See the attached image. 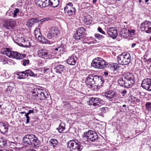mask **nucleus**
I'll list each match as a JSON object with an SVG mask.
<instances>
[{"mask_svg":"<svg viewBox=\"0 0 151 151\" xmlns=\"http://www.w3.org/2000/svg\"><path fill=\"white\" fill-rule=\"evenodd\" d=\"M22 142L24 146L28 148L26 151H36L30 148L34 146L38 147L37 145L40 144V141L38 138L32 134L25 135L23 138Z\"/></svg>","mask_w":151,"mask_h":151,"instance_id":"1","label":"nucleus"},{"mask_svg":"<svg viewBox=\"0 0 151 151\" xmlns=\"http://www.w3.org/2000/svg\"><path fill=\"white\" fill-rule=\"evenodd\" d=\"M134 75L131 73L125 74L118 80V83L121 86L128 88L132 86L135 81Z\"/></svg>","mask_w":151,"mask_h":151,"instance_id":"2","label":"nucleus"},{"mask_svg":"<svg viewBox=\"0 0 151 151\" xmlns=\"http://www.w3.org/2000/svg\"><path fill=\"white\" fill-rule=\"evenodd\" d=\"M4 54H6L9 58L20 60L26 56L25 54H21L17 52L14 51L8 48H4L1 49Z\"/></svg>","mask_w":151,"mask_h":151,"instance_id":"3","label":"nucleus"},{"mask_svg":"<svg viewBox=\"0 0 151 151\" xmlns=\"http://www.w3.org/2000/svg\"><path fill=\"white\" fill-rule=\"evenodd\" d=\"M91 65L92 67L96 68L103 69L106 67L108 64L102 58L100 57H97L93 60Z\"/></svg>","mask_w":151,"mask_h":151,"instance_id":"4","label":"nucleus"},{"mask_svg":"<svg viewBox=\"0 0 151 151\" xmlns=\"http://www.w3.org/2000/svg\"><path fill=\"white\" fill-rule=\"evenodd\" d=\"M67 148L68 151H81L83 147L76 140H71L67 143Z\"/></svg>","mask_w":151,"mask_h":151,"instance_id":"5","label":"nucleus"},{"mask_svg":"<svg viewBox=\"0 0 151 151\" xmlns=\"http://www.w3.org/2000/svg\"><path fill=\"white\" fill-rule=\"evenodd\" d=\"M83 138L84 139L86 138L88 142H96L98 140V136L95 132L90 130L84 133Z\"/></svg>","mask_w":151,"mask_h":151,"instance_id":"6","label":"nucleus"},{"mask_svg":"<svg viewBox=\"0 0 151 151\" xmlns=\"http://www.w3.org/2000/svg\"><path fill=\"white\" fill-rule=\"evenodd\" d=\"M130 60L131 56L129 53H123L117 57L118 62L120 64L127 65L130 62Z\"/></svg>","mask_w":151,"mask_h":151,"instance_id":"7","label":"nucleus"},{"mask_svg":"<svg viewBox=\"0 0 151 151\" xmlns=\"http://www.w3.org/2000/svg\"><path fill=\"white\" fill-rule=\"evenodd\" d=\"M37 54V56L39 57L46 59H50L53 57L51 53L48 50L44 49L38 50Z\"/></svg>","mask_w":151,"mask_h":151,"instance_id":"8","label":"nucleus"},{"mask_svg":"<svg viewBox=\"0 0 151 151\" xmlns=\"http://www.w3.org/2000/svg\"><path fill=\"white\" fill-rule=\"evenodd\" d=\"M140 29L142 31L148 33H151V22L146 20L142 23L140 25Z\"/></svg>","mask_w":151,"mask_h":151,"instance_id":"9","label":"nucleus"},{"mask_svg":"<svg viewBox=\"0 0 151 151\" xmlns=\"http://www.w3.org/2000/svg\"><path fill=\"white\" fill-rule=\"evenodd\" d=\"M60 34L59 31L57 28L55 27H52L49 32L47 35L48 38L56 40Z\"/></svg>","mask_w":151,"mask_h":151,"instance_id":"10","label":"nucleus"},{"mask_svg":"<svg viewBox=\"0 0 151 151\" xmlns=\"http://www.w3.org/2000/svg\"><path fill=\"white\" fill-rule=\"evenodd\" d=\"M16 25V21L13 19H8L6 20L4 24V27L9 29H13Z\"/></svg>","mask_w":151,"mask_h":151,"instance_id":"11","label":"nucleus"},{"mask_svg":"<svg viewBox=\"0 0 151 151\" xmlns=\"http://www.w3.org/2000/svg\"><path fill=\"white\" fill-rule=\"evenodd\" d=\"M64 9L65 12L70 16L74 14L76 11L75 8L73 7V5L71 3L67 4Z\"/></svg>","mask_w":151,"mask_h":151,"instance_id":"12","label":"nucleus"},{"mask_svg":"<svg viewBox=\"0 0 151 151\" xmlns=\"http://www.w3.org/2000/svg\"><path fill=\"white\" fill-rule=\"evenodd\" d=\"M141 86L144 89L148 91H151V79H144L142 81Z\"/></svg>","mask_w":151,"mask_h":151,"instance_id":"13","label":"nucleus"},{"mask_svg":"<svg viewBox=\"0 0 151 151\" xmlns=\"http://www.w3.org/2000/svg\"><path fill=\"white\" fill-rule=\"evenodd\" d=\"M107 33L110 37L113 39H115L117 36V29L115 28L109 27L107 28Z\"/></svg>","mask_w":151,"mask_h":151,"instance_id":"14","label":"nucleus"},{"mask_svg":"<svg viewBox=\"0 0 151 151\" xmlns=\"http://www.w3.org/2000/svg\"><path fill=\"white\" fill-rule=\"evenodd\" d=\"M103 101L100 99L97 98H92L89 103L91 105L98 107L100 106L102 104Z\"/></svg>","mask_w":151,"mask_h":151,"instance_id":"15","label":"nucleus"},{"mask_svg":"<svg viewBox=\"0 0 151 151\" xmlns=\"http://www.w3.org/2000/svg\"><path fill=\"white\" fill-rule=\"evenodd\" d=\"M93 74L89 75L86 78V84L88 88L92 87V85L94 84V81H93Z\"/></svg>","mask_w":151,"mask_h":151,"instance_id":"16","label":"nucleus"},{"mask_svg":"<svg viewBox=\"0 0 151 151\" xmlns=\"http://www.w3.org/2000/svg\"><path fill=\"white\" fill-rule=\"evenodd\" d=\"M93 74V81H94V84L99 85L100 84L101 85L104 83V81L102 80L101 76Z\"/></svg>","mask_w":151,"mask_h":151,"instance_id":"17","label":"nucleus"},{"mask_svg":"<svg viewBox=\"0 0 151 151\" xmlns=\"http://www.w3.org/2000/svg\"><path fill=\"white\" fill-rule=\"evenodd\" d=\"M117 93L115 91H109L105 93V96L108 99H115Z\"/></svg>","mask_w":151,"mask_h":151,"instance_id":"18","label":"nucleus"},{"mask_svg":"<svg viewBox=\"0 0 151 151\" xmlns=\"http://www.w3.org/2000/svg\"><path fill=\"white\" fill-rule=\"evenodd\" d=\"M43 91H44V90L41 88H34L32 92L33 94L32 98L33 99L35 100L36 98Z\"/></svg>","mask_w":151,"mask_h":151,"instance_id":"19","label":"nucleus"},{"mask_svg":"<svg viewBox=\"0 0 151 151\" xmlns=\"http://www.w3.org/2000/svg\"><path fill=\"white\" fill-rule=\"evenodd\" d=\"M77 57L74 55H72L67 60V63L70 65H74L77 60Z\"/></svg>","mask_w":151,"mask_h":151,"instance_id":"20","label":"nucleus"},{"mask_svg":"<svg viewBox=\"0 0 151 151\" xmlns=\"http://www.w3.org/2000/svg\"><path fill=\"white\" fill-rule=\"evenodd\" d=\"M17 42L18 44L19 45H27V43L29 44V41L28 40L26 41L25 39L22 37L17 38Z\"/></svg>","mask_w":151,"mask_h":151,"instance_id":"21","label":"nucleus"},{"mask_svg":"<svg viewBox=\"0 0 151 151\" xmlns=\"http://www.w3.org/2000/svg\"><path fill=\"white\" fill-rule=\"evenodd\" d=\"M8 131V126L7 124L0 122V131L3 134H5Z\"/></svg>","mask_w":151,"mask_h":151,"instance_id":"22","label":"nucleus"},{"mask_svg":"<svg viewBox=\"0 0 151 151\" xmlns=\"http://www.w3.org/2000/svg\"><path fill=\"white\" fill-rule=\"evenodd\" d=\"M48 95L46 93V92L44 91L42 92L36 98L35 100L39 101V100H42L45 99L48 97Z\"/></svg>","mask_w":151,"mask_h":151,"instance_id":"23","label":"nucleus"},{"mask_svg":"<svg viewBox=\"0 0 151 151\" xmlns=\"http://www.w3.org/2000/svg\"><path fill=\"white\" fill-rule=\"evenodd\" d=\"M65 69V67L63 65H59L57 66L54 68L55 71L56 73H61Z\"/></svg>","mask_w":151,"mask_h":151,"instance_id":"24","label":"nucleus"},{"mask_svg":"<svg viewBox=\"0 0 151 151\" xmlns=\"http://www.w3.org/2000/svg\"><path fill=\"white\" fill-rule=\"evenodd\" d=\"M39 21L37 18H33L29 19L27 23V25L29 27H30L35 23L38 22Z\"/></svg>","mask_w":151,"mask_h":151,"instance_id":"25","label":"nucleus"},{"mask_svg":"<svg viewBox=\"0 0 151 151\" xmlns=\"http://www.w3.org/2000/svg\"><path fill=\"white\" fill-rule=\"evenodd\" d=\"M49 6L55 8L57 7L59 4V0H49Z\"/></svg>","mask_w":151,"mask_h":151,"instance_id":"26","label":"nucleus"},{"mask_svg":"<svg viewBox=\"0 0 151 151\" xmlns=\"http://www.w3.org/2000/svg\"><path fill=\"white\" fill-rule=\"evenodd\" d=\"M83 20L85 24L87 25L90 24L92 21L91 17L90 15H88L85 17Z\"/></svg>","mask_w":151,"mask_h":151,"instance_id":"27","label":"nucleus"},{"mask_svg":"<svg viewBox=\"0 0 151 151\" xmlns=\"http://www.w3.org/2000/svg\"><path fill=\"white\" fill-rule=\"evenodd\" d=\"M80 33L76 31V33L74 35V38L76 40H80L81 41H83V37Z\"/></svg>","mask_w":151,"mask_h":151,"instance_id":"28","label":"nucleus"},{"mask_svg":"<svg viewBox=\"0 0 151 151\" xmlns=\"http://www.w3.org/2000/svg\"><path fill=\"white\" fill-rule=\"evenodd\" d=\"M17 75L19 76L17 77L19 79H24L27 77V75L25 73V71L18 73Z\"/></svg>","mask_w":151,"mask_h":151,"instance_id":"29","label":"nucleus"},{"mask_svg":"<svg viewBox=\"0 0 151 151\" xmlns=\"http://www.w3.org/2000/svg\"><path fill=\"white\" fill-rule=\"evenodd\" d=\"M50 142V143L51 146H52L54 148L57 147L58 145V142L55 139H51Z\"/></svg>","mask_w":151,"mask_h":151,"instance_id":"30","label":"nucleus"},{"mask_svg":"<svg viewBox=\"0 0 151 151\" xmlns=\"http://www.w3.org/2000/svg\"><path fill=\"white\" fill-rule=\"evenodd\" d=\"M65 129V124L64 123H61L59 125V127L57 128V130L60 133H62Z\"/></svg>","mask_w":151,"mask_h":151,"instance_id":"31","label":"nucleus"},{"mask_svg":"<svg viewBox=\"0 0 151 151\" xmlns=\"http://www.w3.org/2000/svg\"><path fill=\"white\" fill-rule=\"evenodd\" d=\"M34 35L36 38L39 40L41 39V37L40 35V29L39 28L37 29L34 32Z\"/></svg>","mask_w":151,"mask_h":151,"instance_id":"32","label":"nucleus"},{"mask_svg":"<svg viewBox=\"0 0 151 151\" xmlns=\"http://www.w3.org/2000/svg\"><path fill=\"white\" fill-rule=\"evenodd\" d=\"M65 45L61 44L57 47L55 48V50L58 51V53H59L63 51L65 49Z\"/></svg>","mask_w":151,"mask_h":151,"instance_id":"33","label":"nucleus"},{"mask_svg":"<svg viewBox=\"0 0 151 151\" xmlns=\"http://www.w3.org/2000/svg\"><path fill=\"white\" fill-rule=\"evenodd\" d=\"M86 31V29L83 27L79 28L77 30V31L80 33L82 35L83 37H84Z\"/></svg>","mask_w":151,"mask_h":151,"instance_id":"34","label":"nucleus"},{"mask_svg":"<svg viewBox=\"0 0 151 151\" xmlns=\"http://www.w3.org/2000/svg\"><path fill=\"white\" fill-rule=\"evenodd\" d=\"M35 3L37 5L41 8L45 7V6L43 5L44 3L41 0H36Z\"/></svg>","mask_w":151,"mask_h":151,"instance_id":"35","label":"nucleus"},{"mask_svg":"<svg viewBox=\"0 0 151 151\" xmlns=\"http://www.w3.org/2000/svg\"><path fill=\"white\" fill-rule=\"evenodd\" d=\"M119 67L117 64L114 63L111 67L112 70H113L114 72L116 71L119 69Z\"/></svg>","mask_w":151,"mask_h":151,"instance_id":"36","label":"nucleus"},{"mask_svg":"<svg viewBox=\"0 0 151 151\" xmlns=\"http://www.w3.org/2000/svg\"><path fill=\"white\" fill-rule=\"evenodd\" d=\"M25 73L27 74V77L29 76H36L35 74L30 69H28L25 70Z\"/></svg>","mask_w":151,"mask_h":151,"instance_id":"37","label":"nucleus"},{"mask_svg":"<svg viewBox=\"0 0 151 151\" xmlns=\"http://www.w3.org/2000/svg\"><path fill=\"white\" fill-rule=\"evenodd\" d=\"M128 32L129 35L131 37H133L135 34V30L134 29H129Z\"/></svg>","mask_w":151,"mask_h":151,"instance_id":"38","label":"nucleus"},{"mask_svg":"<svg viewBox=\"0 0 151 151\" xmlns=\"http://www.w3.org/2000/svg\"><path fill=\"white\" fill-rule=\"evenodd\" d=\"M6 145V142L3 138L0 139V147H3Z\"/></svg>","mask_w":151,"mask_h":151,"instance_id":"39","label":"nucleus"},{"mask_svg":"<svg viewBox=\"0 0 151 151\" xmlns=\"http://www.w3.org/2000/svg\"><path fill=\"white\" fill-rule=\"evenodd\" d=\"M96 39L99 40L102 39L104 37L99 34H96L94 35Z\"/></svg>","mask_w":151,"mask_h":151,"instance_id":"40","label":"nucleus"},{"mask_svg":"<svg viewBox=\"0 0 151 151\" xmlns=\"http://www.w3.org/2000/svg\"><path fill=\"white\" fill-rule=\"evenodd\" d=\"M19 10L18 9H16L14 12L13 17L14 18L16 17L17 16V14L19 13Z\"/></svg>","mask_w":151,"mask_h":151,"instance_id":"41","label":"nucleus"},{"mask_svg":"<svg viewBox=\"0 0 151 151\" xmlns=\"http://www.w3.org/2000/svg\"><path fill=\"white\" fill-rule=\"evenodd\" d=\"M146 108L149 111L151 110V103L148 102L146 104Z\"/></svg>","mask_w":151,"mask_h":151,"instance_id":"42","label":"nucleus"},{"mask_svg":"<svg viewBox=\"0 0 151 151\" xmlns=\"http://www.w3.org/2000/svg\"><path fill=\"white\" fill-rule=\"evenodd\" d=\"M92 85V86H91L92 87L89 88H92V90H94V91L96 90L98 88V85L96 84H93V85Z\"/></svg>","mask_w":151,"mask_h":151,"instance_id":"43","label":"nucleus"},{"mask_svg":"<svg viewBox=\"0 0 151 151\" xmlns=\"http://www.w3.org/2000/svg\"><path fill=\"white\" fill-rule=\"evenodd\" d=\"M50 69L47 67H45L42 68V70L43 71V73H48L50 71Z\"/></svg>","mask_w":151,"mask_h":151,"instance_id":"44","label":"nucleus"},{"mask_svg":"<svg viewBox=\"0 0 151 151\" xmlns=\"http://www.w3.org/2000/svg\"><path fill=\"white\" fill-rule=\"evenodd\" d=\"M22 64L24 66H26L29 63V60H28L23 59L22 60Z\"/></svg>","mask_w":151,"mask_h":151,"instance_id":"45","label":"nucleus"},{"mask_svg":"<svg viewBox=\"0 0 151 151\" xmlns=\"http://www.w3.org/2000/svg\"><path fill=\"white\" fill-rule=\"evenodd\" d=\"M28 114H27L26 113V114H25V116H26L27 120H26V123L28 124L29 122V116Z\"/></svg>","mask_w":151,"mask_h":151,"instance_id":"46","label":"nucleus"},{"mask_svg":"<svg viewBox=\"0 0 151 151\" xmlns=\"http://www.w3.org/2000/svg\"><path fill=\"white\" fill-rule=\"evenodd\" d=\"M98 30L99 32L101 33L102 34H105V32L102 30V29L101 27H98Z\"/></svg>","mask_w":151,"mask_h":151,"instance_id":"47","label":"nucleus"},{"mask_svg":"<svg viewBox=\"0 0 151 151\" xmlns=\"http://www.w3.org/2000/svg\"><path fill=\"white\" fill-rule=\"evenodd\" d=\"M50 18H49V17H47V18H43V19H41L40 20V21L41 22H45V21H48V20H50Z\"/></svg>","mask_w":151,"mask_h":151,"instance_id":"48","label":"nucleus"},{"mask_svg":"<svg viewBox=\"0 0 151 151\" xmlns=\"http://www.w3.org/2000/svg\"><path fill=\"white\" fill-rule=\"evenodd\" d=\"M107 109V108L106 107H103L101 108V110L102 112H105L106 110Z\"/></svg>","mask_w":151,"mask_h":151,"instance_id":"49","label":"nucleus"},{"mask_svg":"<svg viewBox=\"0 0 151 151\" xmlns=\"http://www.w3.org/2000/svg\"><path fill=\"white\" fill-rule=\"evenodd\" d=\"M120 34L121 35L122 37H123V38H125L127 37V36H125V32H122L121 33H120Z\"/></svg>","mask_w":151,"mask_h":151,"instance_id":"50","label":"nucleus"},{"mask_svg":"<svg viewBox=\"0 0 151 151\" xmlns=\"http://www.w3.org/2000/svg\"><path fill=\"white\" fill-rule=\"evenodd\" d=\"M127 91L126 90H124L122 91L121 93L122 94V96H125V94L126 93Z\"/></svg>","mask_w":151,"mask_h":151,"instance_id":"51","label":"nucleus"},{"mask_svg":"<svg viewBox=\"0 0 151 151\" xmlns=\"http://www.w3.org/2000/svg\"><path fill=\"white\" fill-rule=\"evenodd\" d=\"M34 113V111L33 110H29L28 113H27V114L29 115L30 114Z\"/></svg>","mask_w":151,"mask_h":151,"instance_id":"52","label":"nucleus"},{"mask_svg":"<svg viewBox=\"0 0 151 151\" xmlns=\"http://www.w3.org/2000/svg\"><path fill=\"white\" fill-rule=\"evenodd\" d=\"M136 43H134L132 44V47L133 48L135 47L136 45Z\"/></svg>","mask_w":151,"mask_h":151,"instance_id":"53","label":"nucleus"},{"mask_svg":"<svg viewBox=\"0 0 151 151\" xmlns=\"http://www.w3.org/2000/svg\"><path fill=\"white\" fill-rule=\"evenodd\" d=\"M104 74L106 76H107L108 74V72L107 71H105L104 72Z\"/></svg>","mask_w":151,"mask_h":151,"instance_id":"54","label":"nucleus"},{"mask_svg":"<svg viewBox=\"0 0 151 151\" xmlns=\"http://www.w3.org/2000/svg\"><path fill=\"white\" fill-rule=\"evenodd\" d=\"M46 43H49L50 44V41H48V40H46V41H45Z\"/></svg>","mask_w":151,"mask_h":151,"instance_id":"55","label":"nucleus"},{"mask_svg":"<svg viewBox=\"0 0 151 151\" xmlns=\"http://www.w3.org/2000/svg\"><path fill=\"white\" fill-rule=\"evenodd\" d=\"M24 113H25L26 114V113L24 111L21 112L19 113L20 114H24Z\"/></svg>","mask_w":151,"mask_h":151,"instance_id":"56","label":"nucleus"},{"mask_svg":"<svg viewBox=\"0 0 151 151\" xmlns=\"http://www.w3.org/2000/svg\"><path fill=\"white\" fill-rule=\"evenodd\" d=\"M96 1V0H93V4H95Z\"/></svg>","mask_w":151,"mask_h":151,"instance_id":"57","label":"nucleus"},{"mask_svg":"<svg viewBox=\"0 0 151 151\" xmlns=\"http://www.w3.org/2000/svg\"><path fill=\"white\" fill-rule=\"evenodd\" d=\"M13 151V150H4L3 151Z\"/></svg>","mask_w":151,"mask_h":151,"instance_id":"58","label":"nucleus"},{"mask_svg":"<svg viewBox=\"0 0 151 151\" xmlns=\"http://www.w3.org/2000/svg\"><path fill=\"white\" fill-rule=\"evenodd\" d=\"M122 107H126V105L125 104L123 105L122 106Z\"/></svg>","mask_w":151,"mask_h":151,"instance_id":"59","label":"nucleus"},{"mask_svg":"<svg viewBox=\"0 0 151 151\" xmlns=\"http://www.w3.org/2000/svg\"><path fill=\"white\" fill-rule=\"evenodd\" d=\"M148 61L149 62L151 61V58H150L148 60Z\"/></svg>","mask_w":151,"mask_h":151,"instance_id":"60","label":"nucleus"},{"mask_svg":"<svg viewBox=\"0 0 151 151\" xmlns=\"http://www.w3.org/2000/svg\"><path fill=\"white\" fill-rule=\"evenodd\" d=\"M139 2L141 3L142 2V1L141 0H139Z\"/></svg>","mask_w":151,"mask_h":151,"instance_id":"61","label":"nucleus"},{"mask_svg":"<svg viewBox=\"0 0 151 151\" xmlns=\"http://www.w3.org/2000/svg\"><path fill=\"white\" fill-rule=\"evenodd\" d=\"M149 1V0H145V1L146 2H147L148 1Z\"/></svg>","mask_w":151,"mask_h":151,"instance_id":"62","label":"nucleus"},{"mask_svg":"<svg viewBox=\"0 0 151 151\" xmlns=\"http://www.w3.org/2000/svg\"><path fill=\"white\" fill-rule=\"evenodd\" d=\"M150 40L151 41V36L150 37Z\"/></svg>","mask_w":151,"mask_h":151,"instance_id":"63","label":"nucleus"},{"mask_svg":"<svg viewBox=\"0 0 151 151\" xmlns=\"http://www.w3.org/2000/svg\"><path fill=\"white\" fill-rule=\"evenodd\" d=\"M24 148H25V147H23V149H24Z\"/></svg>","mask_w":151,"mask_h":151,"instance_id":"64","label":"nucleus"}]
</instances>
